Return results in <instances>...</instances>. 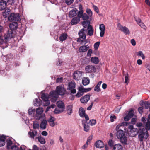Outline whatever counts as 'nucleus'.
I'll return each mask as SVG.
<instances>
[{
  "mask_svg": "<svg viewBox=\"0 0 150 150\" xmlns=\"http://www.w3.org/2000/svg\"><path fill=\"white\" fill-rule=\"evenodd\" d=\"M66 93V90L62 86H59L56 87L55 91H51L50 94L52 99V101L55 102L57 99L59 95L63 96Z\"/></svg>",
  "mask_w": 150,
  "mask_h": 150,
  "instance_id": "nucleus-1",
  "label": "nucleus"
},
{
  "mask_svg": "<svg viewBox=\"0 0 150 150\" xmlns=\"http://www.w3.org/2000/svg\"><path fill=\"white\" fill-rule=\"evenodd\" d=\"M14 34L12 31H8L7 33L5 35L4 39L2 38L1 36H0V45L4 44H6L11 39L14 37Z\"/></svg>",
  "mask_w": 150,
  "mask_h": 150,
  "instance_id": "nucleus-2",
  "label": "nucleus"
},
{
  "mask_svg": "<svg viewBox=\"0 0 150 150\" xmlns=\"http://www.w3.org/2000/svg\"><path fill=\"white\" fill-rule=\"evenodd\" d=\"M145 129L144 128L140 129L138 131V139L141 142H143L144 140H146L149 137L148 132H145Z\"/></svg>",
  "mask_w": 150,
  "mask_h": 150,
  "instance_id": "nucleus-3",
  "label": "nucleus"
},
{
  "mask_svg": "<svg viewBox=\"0 0 150 150\" xmlns=\"http://www.w3.org/2000/svg\"><path fill=\"white\" fill-rule=\"evenodd\" d=\"M128 128L130 129L128 132V134L130 137H134L138 134L139 131L137 128H134L133 125H130Z\"/></svg>",
  "mask_w": 150,
  "mask_h": 150,
  "instance_id": "nucleus-4",
  "label": "nucleus"
},
{
  "mask_svg": "<svg viewBox=\"0 0 150 150\" xmlns=\"http://www.w3.org/2000/svg\"><path fill=\"white\" fill-rule=\"evenodd\" d=\"M51 99V101L52 100V99L50 95V96L47 94L45 93H42L41 95V98L43 101V104L45 106H47L50 104L49 100V97Z\"/></svg>",
  "mask_w": 150,
  "mask_h": 150,
  "instance_id": "nucleus-5",
  "label": "nucleus"
},
{
  "mask_svg": "<svg viewBox=\"0 0 150 150\" xmlns=\"http://www.w3.org/2000/svg\"><path fill=\"white\" fill-rule=\"evenodd\" d=\"M43 112L42 108L39 107L36 109V114L35 116V118L36 119L40 120L41 118H43L44 115L42 114Z\"/></svg>",
  "mask_w": 150,
  "mask_h": 150,
  "instance_id": "nucleus-6",
  "label": "nucleus"
},
{
  "mask_svg": "<svg viewBox=\"0 0 150 150\" xmlns=\"http://www.w3.org/2000/svg\"><path fill=\"white\" fill-rule=\"evenodd\" d=\"M117 27L118 30L123 32L125 35H129L130 32L129 29L126 26H123L120 23L117 24Z\"/></svg>",
  "mask_w": 150,
  "mask_h": 150,
  "instance_id": "nucleus-7",
  "label": "nucleus"
},
{
  "mask_svg": "<svg viewBox=\"0 0 150 150\" xmlns=\"http://www.w3.org/2000/svg\"><path fill=\"white\" fill-rule=\"evenodd\" d=\"M20 19L19 15L17 13H11L8 17V19L10 21H18Z\"/></svg>",
  "mask_w": 150,
  "mask_h": 150,
  "instance_id": "nucleus-8",
  "label": "nucleus"
},
{
  "mask_svg": "<svg viewBox=\"0 0 150 150\" xmlns=\"http://www.w3.org/2000/svg\"><path fill=\"white\" fill-rule=\"evenodd\" d=\"M83 76V72L82 71H76L73 74V78L76 80H79Z\"/></svg>",
  "mask_w": 150,
  "mask_h": 150,
  "instance_id": "nucleus-9",
  "label": "nucleus"
},
{
  "mask_svg": "<svg viewBox=\"0 0 150 150\" xmlns=\"http://www.w3.org/2000/svg\"><path fill=\"white\" fill-rule=\"evenodd\" d=\"M9 0H1L0 1V10L2 11L6 8L7 3Z\"/></svg>",
  "mask_w": 150,
  "mask_h": 150,
  "instance_id": "nucleus-10",
  "label": "nucleus"
},
{
  "mask_svg": "<svg viewBox=\"0 0 150 150\" xmlns=\"http://www.w3.org/2000/svg\"><path fill=\"white\" fill-rule=\"evenodd\" d=\"M85 69L86 72L91 73L94 71L96 70V68L93 65H88L86 67Z\"/></svg>",
  "mask_w": 150,
  "mask_h": 150,
  "instance_id": "nucleus-11",
  "label": "nucleus"
},
{
  "mask_svg": "<svg viewBox=\"0 0 150 150\" xmlns=\"http://www.w3.org/2000/svg\"><path fill=\"white\" fill-rule=\"evenodd\" d=\"M135 19L137 24L142 28L145 29L146 26L139 18L134 17Z\"/></svg>",
  "mask_w": 150,
  "mask_h": 150,
  "instance_id": "nucleus-12",
  "label": "nucleus"
},
{
  "mask_svg": "<svg viewBox=\"0 0 150 150\" xmlns=\"http://www.w3.org/2000/svg\"><path fill=\"white\" fill-rule=\"evenodd\" d=\"M37 132L36 130H31L28 133L29 137L33 139H34L35 137L37 135Z\"/></svg>",
  "mask_w": 150,
  "mask_h": 150,
  "instance_id": "nucleus-13",
  "label": "nucleus"
},
{
  "mask_svg": "<svg viewBox=\"0 0 150 150\" xmlns=\"http://www.w3.org/2000/svg\"><path fill=\"white\" fill-rule=\"evenodd\" d=\"M90 97L89 94L85 95L81 98L80 101L82 103H86L90 100Z\"/></svg>",
  "mask_w": 150,
  "mask_h": 150,
  "instance_id": "nucleus-14",
  "label": "nucleus"
},
{
  "mask_svg": "<svg viewBox=\"0 0 150 150\" xmlns=\"http://www.w3.org/2000/svg\"><path fill=\"white\" fill-rule=\"evenodd\" d=\"M78 91L76 94V96L77 97H79L82 96L84 91L83 87V86L79 87L78 88Z\"/></svg>",
  "mask_w": 150,
  "mask_h": 150,
  "instance_id": "nucleus-15",
  "label": "nucleus"
},
{
  "mask_svg": "<svg viewBox=\"0 0 150 150\" xmlns=\"http://www.w3.org/2000/svg\"><path fill=\"white\" fill-rule=\"evenodd\" d=\"M89 48V47L88 45H83L80 46L79 49V51L80 52H84L87 51Z\"/></svg>",
  "mask_w": 150,
  "mask_h": 150,
  "instance_id": "nucleus-16",
  "label": "nucleus"
},
{
  "mask_svg": "<svg viewBox=\"0 0 150 150\" xmlns=\"http://www.w3.org/2000/svg\"><path fill=\"white\" fill-rule=\"evenodd\" d=\"M99 29L100 31V36L101 37H103L104 35L105 30V27L104 24H102L100 25Z\"/></svg>",
  "mask_w": 150,
  "mask_h": 150,
  "instance_id": "nucleus-17",
  "label": "nucleus"
},
{
  "mask_svg": "<svg viewBox=\"0 0 150 150\" xmlns=\"http://www.w3.org/2000/svg\"><path fill=\"white\" fill-rule=\"evenodd\" d=\"M37 139H38V141L42 144H44L46 143V141L45 138L40 135L36 137L35 139V140L36 141Z\"/></svg>",
  "mask_w": 150,
  "mask_h": 150,
  "instance_id": "nucleus-18",
  "label": "nucleus"
},
{
  "mask_svg": "<svg viewBox=\"0 0 150 150\" xmlns=\"http://www.w3.org/2000/svg\"><path fill=\"white\" fill-rule=\"evenodd\" d=\"M9 27L11 31L16 30L18 28V24L16 22H13L9 25Z\"/></svg>",
  "mask_w": 150,
  "mask_h": 150,
  "instance_id": "nucleus-19",
  "label": "nucleus"
},
{
  "mask_svg": "<svg viewBox=\"0 0 150 150\" xmlns=\"http://www.w3.org/2000/svg\"><path fill=\"white\" fill-rule=\"evenodd\" d=\"M80 18L77 17L74 18L71 20V23L72 25H73L77 24L80 21Z\"/></svg>",
  "mask_w": 150,
  "mask_h": 150,
  "instance_id": "nucleus-20",
  "label": "nucleus"
},
{
  "mask_svg": "<svg viewBox=\"0 0 150 150\" xmlns=\"http://www.w3.org/2000/svg\"><path fill=\"white\" fill-rule=\"evenodd\" d=\"M77 11H78L76 8L74 9L71 11L69 13V17L72 18L76 16L77 14Z\"/></svg>",
  "mask_w": 150,
  "mask_h": 150,
  "instance_id": "nucleus-21",
  "label": "nucleus"
},
{
  "mask_svg": "<svg viewBox=\"0 0 150 150\" xmlns=\"http://www.w3.org/2000/svg\"><path fill=\"white\" fill-rule=\"evenodd\" d=\"M68 37V35L67 33H64L62 34H61L59 38L60 41L62 42L65 41Z\"/></svg>",
  "mask_w": 150,
  "mask_h": 150,
  "instance_id": "nucleus-22",
  "label": "nucleus"
},
{
  "mask_svg": "<svg viewBox=\"0 0 150 150\" xmlns=\"http://www.w3.org/2000/svg\"><path fill=\"white\" fill-rule=\"evenodd\" d=\"M58 107L60 109L64 110L65 105L64 103L62 101H59L57 103Z\"/></svg>",
  "mask_w": 150,
  "mask_h": 150,
  "instance_id": "nucleus-23",
  "label": "nucleus"
},
{
  "mask_svg": "<svg viewBox=\"0 0 150 150\" xmlns=\"http://www.w3.org/2000/svg\"><path fill=\"white\" fill-rule=\"evenodd\" d=\"M90 83V79L88 77H83L82 80V83L84 86Z\"/></svg>",
  "mask_w": 150,
  "mask_h": 150,
  "instance_id": "nucleus-24",
  "label": "nucleus"
},
{
  "mask_svg": "<svg viewBox=\"0 0 150 150\" xmlns=\"http://www.w3.org/2000/svg\"><path fill=\"white\" fill-rule=\"evenodd\" d=\"M47 121L46 120H43L41 122L40 125V128L45 129L46 128Z\"/></svg>",
  "mask_w": 150,
  "mask_h": 150,
  "instance_id": "nucleus-25",
  "label": "nucleus"
},
{
  "mask_svg": "<svg viewBox=\"0 0 150 150\" xmlns=\"http://www.w3.org/2000/svg\"><path fill=\"white\" fill-rule=\"evenodd\" d=\"M86 29H83L79 32V35L80 37H81L84 39L86 38V35L85 33V31H86Z\"/></svg>",
  "mask_w": 150,
  "mask_h": 150,
  "instance_id": "nucleus-26",
  "label": "nucleus"
},
{
  "mask_svg": "<svg viewBox=\"0 0 150 150\" xmlns=\"http://www.w3.org/2000/svg\"><path fill=\"white\" fill-rule=\"evenodd\" d=\"M125 134L123 131L122 130H120L117 133V136L118 138L120 139L122 138Z\"/></svg>",
  "mask_w": 150,
  "mask_h": 150,
  "instance_id": "nucleus-27",
  "label": "nucleus"
},
{
  "mask_svg": "<svg viewBox=\"0 0 150 150\" xmlns=\"http://www.w3.org/2000/svg\"><path fill=\"white\" fill-rule=\"evenodd\" d=\"M95 146L97 148H101L104 146V145L102 141L98 140L96 142Z\"/></svg>",
  "mask_w": 150,
  "mask_h": 150,
  "instance_id": "nucleus-28",
  "label": "nucleus"
},
{
  "mask_svg": "<svg viewBox=\"0 0 150 150\" xmlns=\"http://www.w3.org/2000/svg\"><path fill=\"white\" fill-rule=\"evenodd\" d=\"M10 12V10L8 8L5 9V11L3 12L2 15L4 18L7 17L9 15V13Z\"/></svg>",
  "mask_w": 150,
  "mask_h": 150,
  "instance_id": "nucleus-29",
  "label": "nucleus"
},
{
  "mask_svg": "<svg viewBox=\"0 0 150 150\" xmlns=\"http://www.w3.org/2000/svg\"><path fill=\"white\" fill-rule=\"evenodd\" d=\"M55 120V118L53 117H51L48 120V122L50 123V125L52 127H54L55 125L54 121Z\"/></svg>",
  "mask_w": 150,
  "mask_h": 150,
  "instance_id": "nucleus-30",
  "label": "nucleus"
},
{
  "mask_svg": "<svg viewBox=\"0 0 150 150\" xmlns=\"http://www.w3.org/2000/svg\"><path fill=\"white\" fill-rule=\"evenodd\" d=\"M88 35L89 36H92L93 33V29L91 25H90L88 27Z\"/></svg>",
  "mask_w": 150,
  "mask_h": 150,
  "instance_id": "nucleus-31",
  "label": "nucleus"
},
{
  "mask_svg": "<svg viewBox=\"0 0 150 150\" xmlns=\"http://www.w3.org/2000/svg\"><path fill=\"white\" fill-rule=\"evenodd\" d=\"M86 121L84 120H83L82 121V124L83 125L84 127V130L86 132H88L89 131L90 129L89 126L88 125H86Z\"/></svg>",
  "mask_w": 150,
  "mask_h": 150,
  "instance_id": "nucleus-32",
  "label": "nucleus"
},
{
  "mask_svg": "<svg viewBox=\"0 0 150 150\" xmlns=\"http://www.w3.org/2000/svg\"><path fill=\"white\" fill-rule=\"evenodd\" d=\"M142 105L146 109H148L150 107V103L148 101L142 102Z\"/></svg>",
  "mask_w": 150,
  "mask_h": 150,
  "instance_id": "nucleus-33",
  "label": "nucleus"
},
{
  "mask_svg": "<svg viewBox=\"0 0 150 150\" xmlns=\"http://www.w3.org/2000/svg\"><path fill=\"white\" fill-rule=\"evenodd\" d=\"M79 115L81 117H84V115L85 114V111L83 108L81 107L80 108L79 110Z\"/></svg>",
  "mask_w": 150,
  "mask_h": 150,
  "instance_id": "nucleus-34",
  "label": "nucleus"
},
{
  "mask_svg": "<svg viewBox=\"0 0 150 150\" xmlns=\"http://www.w3.org/2000/svg\"><path fill=\"white\" fill-rule=\"evenodd\" d=\"M102 83V81H100L98 82V84L94 88V90L95 91L99 92L100 91V86Z\"/></svg>",
  "mask_w": 150,
  "mask_h": 150,
  "instance_id": "nucleus-35",
  "label": "nucleus"
},
{
  "mask_svg": "<svg viewBox=\"0 0 150 150\" xmlns=\"http://www.w3.org/2000/svg\"><path fill=\"white\" fill-rule=\"evenodd\" d=\"M42 101L40 99L38 100L37 99H35L33 101V104L35 106H40L41 104Z\"/></svg>",
  "mask_w": 150,
  "mask_h": 150,
  "instance_id": "nucleus-36",
  "label": "nucleus"
},
{
  "mask_svg": "<svg viewBox=\"0 0 150 150\" xmlns=\"http://www.w3.org/2000/svg\"><path fill=\"white\" fill-rule=\"evenodd\" d=\"M91 61L95 64H97L99 62L98 58L96 57H92L91 59Z\"/></svg>",
  "mask_w": 150,
  "mask_h": 150,
  "instance_id": "nucleus-37",
  "label": "nucleus"
},
{
  "mask_svg": "<svg viewBox=\"0 0 150 150\" xmlns=\"http://www.w3.org/2000/svg\"><path fill=\"white\" fill-rule=\"evenodd\" d=\"M114 150H122V147L120 144H115L113 147Z\"/></svg>",
  "mask_w": 150,
  "mask_h": 150,
  "instance_id": "nucleus-38",
  "label": "nucleus"
},
{
  "mask_svg": "<svg viewBox=\"0 0 150 150\" xmlns=\"http://www.w3.org/2000/svg\"><path fill=\"white\" fill-rule=\"evenodd\" d=\"M120 141L122 143L124 144H127V137L124 135L122 138L120 139Z\"/></svg>",
  "mask_w": 150,
  "mask_h": 150,
  "instance_id": "nucleus-39",
  "label": "nucleus"
},
{
  "mask_svg": "<svg viewBox=\"0 0 150 150\" xmlns=\"http://www.w3.org/2000/svg\"><path fill=\"white\" fill-rule=\"evenodd\" d=\"M67 113L69 115H71L72 112V106L71 105H69L67 108Z\"/></svg>",
  "mask_w": 150,
  "mask_h": 150,
  "instance_id": "nucleus-40",
  "label": "nucleus"
},
{
  "mask_svg": "<svg viewBox=\"0 0 150 150\" xmlns=\"http://www.w3.org/2000/svg\"><path fill=\"white\" fill-rule=\"evenodd\" d=\"M90 22L89 21L86 20L85 21H83L82 23V25L84 27V28H86L87 27H88L90 25Z\"/></svg>",
  "mask_w": 150,
  "mask_h": 150,
  "instance_id": "nucleus-41",
  "label": "nucleus"
},
{
  "mask_svg": "<svg viewBox=\"0 0 150 150\" xmlns=\"http://www.w3.org/2000/svg\"><path fill=\"white\" fill-rule=\"evenodd\" d=\"M75 83L74 82H71L69 83V89H71L74 88L75 87Z\"/></svg>",
  "mask_w": 150,
  "mask_h": 150,
  "instance_id": "nucleus-42",
  "label": "nucleus"
},
{
  "mask_svg": "<svg viewBox=\"0 0 150 150\" xmlns=\"http://www.w3.org/2000/svg\"><path fill=\"white\" fill-rule=\"evenodd\" d=\"M137 55L140 56L143 60L145 58V56L143 54L142 52V51H139L137 53Z\"/></svg>",
  "mask_w": 150,
  "mask_h": 150,
  "instance_id": "nucleus-43",
  "label": "nucleus"
},
{
  "mask_svg": "<svg viewBox=\"0 0 150 150\" xmlns=\"http://www.w3.org/2000/svg\"><path fill=\"white\" fill-rule=\"evenodd\" d=\"M11 150H25V149H23L22 147H20L19 149L17 146L15 145L11 147Z\"/></svg>",
  "mask_w": 150,
  "mask_h": 150,
  "instance_id": "nucleus-44",
  "label": "nucleus"
},
{
  "mask_svg": "<svg viewBox=\"0 0 150 150\" xmlns=\"http://www.w3.org/2000/svg\"><path fill=\"white\" fill-rule=\"evenodd\" d=\"M145 128L146 132L150 129V122H149V121H147L146 123Z\"/></svg>",
  "mask_w": 150,
  "mask_h": 150,
  "instance_id": "nucleus-45",
  "label": "nucleus"
},
{
  "mask_svg": "<svg viewBox=\"0 0 150 150\" xmlns=\"http://www.w3.org/2000/svg\"><path fill=\"white\" fill-rule=\"evenodd\" d=\"M64 110H63L62 109H58V108H56L54 111V113L56 114L60 113L62 112Z\"/></svg>",
  "mask_w": 150,
  "mask_h": 150,
  "instance_id": "nucleus-46",
  "label": "nucleus"
},
{
  "mask_svg": "<svg viewBox=\"0 0 150 150\" xmlns=\"http://www.w3.org/2000/svg\"><path fill=\"white\" fill-rule=\"evenodd\" d=\"M33 128L34 130L39 129V124L36 122H33Z\"/></svg>",
  "mask_w": 150,
  "mask_h": 150,
  "instance_id": "nucleus-47",
  "label": "nucleus"
},
{
  "mask_svg": "<svg viewBox=\"0 0 150 150\" xmlns=\"http://www.w3.org/2000/svg\"><path fill=\"white\" fill-rule=\"evenodd\" d=\"M84 39H84L81 37H79V38L78 39L77 41L78 42L81 43V44L83 45L84 44Z\"/></svg>",
  "mask_w": 150,
  "mask_h": 150,
  "instance_id": "nucleus-48",
  "label": "nucleus"
},
{
  "mask_svg": "<svg viewBox=\"0 0 150 150\" xmlns=\"http://www.w3.org/2000/svg\"><path fill=\"white\" fill-rule=\"evenodd\" d=\"M86 12L88 13L89 17H91L92 16V12L90 9L87 8L86 10Z\"/></svg>",
  "mask_w": 150,
  "mask_h": 150,
  "instance_id": "nucleus-49",
  "label": "nucleus"
},
{
  "mask_svg": "<svg viewBox=\"0 0 150 150\" xmlns=\"http://www.w3.org/2000/svg\"><path fill=\"white\" fill-rule=\"evenodd\" d=\"M96 123V121L95 120H91L89 122V124L91 126L94 125Z\"/></svg>",
  "mask_w": 150,
  "mask_h": 150,
  "instance_id": "nucleus-50",
  "label": "nucleus"
},
{
  "mask_svg": "<svg viewBox=\"0 0 150 150\" xmlns=\"http://www.w3.org/2000/svg\"><path fill=\"white\" fill-rule=\"evenodd\" d=\"M12 144V142L11 140H7V148H9V147L11 146Z\"/></svg>",
  "mask_w": 150,
  "mask_h": 150,
  "instance_id": "nucleus-51",
  "label": "nucleus"
},
{
  "mask_svg": "<svg viewBox=\"0 0 150 150\" xmlns=\"http://www.w3.org/2000/svg\"><path fill=\"white\" fill-rule=\"evenodd\" d=\"M81 17L84 20H87L89 18V17L86 13H84Z\"/></svg>",
  "mask_w": 150,
  "mask_h": 150,
  "instance_id": "nucleus-52",
  "label": "nucleus"
},
{
  "mask_svg": "<svg viewBox=\"0 0 150 150\" xmlns=\"http://www.w3.org/2000/svg\"><path fill=\"white\" fill-rule=\"evenodd\" d=\"M83 10H81L78 13V17L79 18L82 17L83 15Z\"/></svg>",
  "mask_w": 150,
  "mask_h": 150,
  "instance_id": "nucleus-53",
  "label": "nucleus"
},
{
  "mask_svg": "<svg viewBox=\"0 0 150 150\" xmlns=\"http://www.w3.org/2000/svg\"><path fill=\"white\" fill-rule=\"evenodd\" d=\"M125 83L127 84L128 83L129 80V77L128 76V75L127 74V75L125 76Z\"/></svg>",
  "mask_w": 150,
  "mask_h": 150,
  "instance_id": "nucleus-54",
  "label": "nucleus"
},
{
  "mask_svg": "<svg viewBox=\"0 0 150 150\" xmlns=\"http://www.w3.org/2000/svg\"><path fill=\"white\" fill-rule=\"evenodd\" d=\"M128 115L130 117H132L134 115V111L133 109H131L128 112Z\"/></svg>",
  "mask_w": 150,
  "mask_h": 150,
  "instance_id": "nucleus-55",
  "label": "nucleus"
},
{
  "mask_svg": "<svg viewBox=\"0 0 150 150\" xmlns=\"http://www.w3.org/2000/svg\"><path fill=\"white\" fill-rule=\"evenodd\" d=\"M100 44V42H98L94 44V47L95 50H97L98 49Z\"/></svg>",
  "mask_w": 150,
  "mask_h": 150,
  "instance_id": "nucleus-56",
  "label": "nucleus"
},
{
  "mask_svg": "<svg viewBox=\"0 0 150 150\" xmlns=\"http://www.w3.org/2000/svg\"><path fill=\"white\" fill-rule=\"evenodd\" d=\"M74 1V0H65V2L67 5H70Z\"/></svg>",
  "mask_w": 150,
  "mask_h": 150,
  "instance_id": "nucleus-57",
  "label": "nucleus"
},
{
  "mask_svg": "<svg viewBox=\"0 0 150 150\" xmlns=\"http://www.w3.org/2000/svg\"><path fill=\"white\" fill-rule=\"evenodd\" d=\"M12 59V55L11 54H8L6 56V59L8 61H10Z\"/></svg>",
  "mask_w": 150,
  "mask_h": 150,
  "instance_id": "nucleus-58",
  "label": "nucleus"
},
{
  "mask_svg": "<svg viewBox=\"0 0 150 150\" xmlns=\"http://www.w3.org/2000/svg\"><path fill=\"white\" fill-rule=\"evenodd\" d=\"M35 111V110L33 109H30L28 110V114L30 115H32L33 113Z\"/></svg>",
  "mask_w": 150,
  "mask_h": 150,
  "instance_id": "nucleus-59",
  "label": "nucleus"
},
{
  "mask_svg": "<svg viewBox=\"0 0 150 150\" xmlns=\"http://www.w3.org/2000/svg\"><path fill=\"white\" fill-rule=\"evenodd\" d=\"M92 53V51L91 49H89L88 51L87 56H91V54Z\"/></svg>",
  "mask_w": 150,
  "mask_h": 150,
  "instance_id": "nucleus-60",
  "label": "nucleus"
},
{
  "mask_svg": "<svg viewBox=\"0 0 150 150\" xmlns=\"http://www.w3.org/2000/svg\"><path fill=\"white\" fill-rule=\"evenodd\" d=\"M110 117V118L111 122H113L114 121V119H115L116 118V116H115V115L111 116Z\"/></svg>",
  "mask_w": 150,
  "mask_h": 150,
  "instance_id": "nucleus-61",
  "label": "nucleus"
},
{
  "mask_svg": "<svg viewBox=\"0 0 150 150\" xmlns=\"http://www.w3.org/2000/svg\"><path fill=\"white\" fill-rule=\"evenodd\" d=\"M131 118L127 115L124 117V120L125 121H128Z\"/></svg>",
  "mask_w": 150,
  "mask_h": 150,
  "instance_id": "nucleus-62",
  "label": "nucleus"
},
{
  "mask_svg": "<svg viewBox=\"0 0 150 150\" xmlns=\"http://www.w3.org/2000/svg\"><path fill=\"white\" fill-rule=\"evenodd\" d=\"M131 43L133 46H134L136 45V42L134 39H132L131 40Z\"/></svg>",
  "mask_w": 150,
  "mask_h": 150,
  "instance_id": "nucleus-63",
  "label": "nucleus"
},
{
  "mask_svg": "<svg viewBox=\"0 0 150 150\" xmlns=\"http://www.w3.org/2000/svg\"><path fill=\"white\" fill-rule=\"evenodd\" d=\"M137 119L136 118H132L131 120V122L133 124H135L136 122Z\"/></svg>",
  "mask_w": 150,
  "mask_h": 150,
  "instance_id": "nucleus-64",
  "label": "nucleus"
}]
</instances>
